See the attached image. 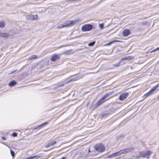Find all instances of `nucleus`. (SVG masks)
Returning a JSON list of instances; mask_svg holds the SVG:
<instances>
[{
    "mask_svg": "<svg viewBox=\"0 0 159 159\" xmlns=\"http://www.w3.org/2000/svg\"><path fill=\"white\" fill-rule=\"evenodd\" d=\"M134 150L133 148H129L121 150L118 152L113 153L108 156L109 158H113L118 156L122 154H125L133 152Z\"/></svg>",
    "mask_w": 159,
    "mask_h": 159,
    "instance_id": "nucleus-1",
    "label": "nucleus"
},
{
    "mask_svg": "<svg viewBox=\"0 0 159 159\" xmlns=\"http://www.w3.org/2000/svg\"><path fill=\"white\" fill-rule=\"evenodd\" d=\"M152 153L153 152L152 151L149 150L141 151L139 152V155H136V157L137 158L143 157L148 159Z\"/></svg>",
    "mask_w": 159,
    "mask_h": 159,
    "instance_id": "nucleus-2",
    "label": "nucleus"
},
{
    "mask_svg": "<svg viewBox=\"0 0 159 159\" xmlns=\"http://www.w3.org/2000/svg\"><path fill=\"white\" fill-rule=\"evenodd\" d=\"M94 149L100 152L104 151L105 149L104 145L102 144H98L95 145Z\"/></svg>",
    "mask_w": 159,
    "mask_h": 159,
    "instance_id": "nucleus-3",
    "label": "nucleus"
},
{
    "mask_svg": "<svg viewBox=\"0 0 159 159\" xmlns=\"http://www.w3.org/2000/svg\"><path fill=\"white\" fill-rule=\"evenodd\" d=\"M78 21V20H70L65 22L63 24L65 26V27H69L74 25Z\"/></svg>",
    "mask_w": 159,
    "mask_h": 159,
    "instance_id": "nucleus-4",
    "label": "nucleus"
},
{
    "mask_svg": "<svg viewBox=\"0 0 159 159\" xmlns=\"http://www.w3.org/2000/svg\"><path fill=\"white\" fill-rule=\"evenodd\" d=\"M108 95L109 94L108 93L104 95L95 104V107H97L105 102V99L106 97L108 96Z\"/></svg>",
    "mask_w": 159,
    "mask_h": 159,
    "instance_id": "nucleus-5",
    "label": "nucleus"
},
{
    "mask_svg": "<svg viewBox=\"0 0 159 159\" xmlns=\"http://www.w3.org/2000/svg\"><path fill=\"white\" fill-rule=\"evenodd\" d=\"M93 26L90 24H87L84 25L82 27V30L83 31H89L92 29Z\"/></svg>",
    "mask_w": 159,
    "mask_h": 159,
    "instance_id": "nucleus-6",
    "label": "nucleus"
},
{
    "mask_svg": "<svg viewBox=\"0 0 159 159\" xmlns=\"http://www.w3.org/2000/svg\"><path fill=\"white\" fill-rule=\"evenodd\" d=\"M38 15H33L31 14L26 15L25 16V18L27 20H38L37 19Z\"/></svg>",
    "mask_w": 159,
    "mask_h": 159,
    "instance_id": "nucleus-7",
    "label": "nucleus"
},
{
    "mask_svg": "<svg viewBox=\"0 0 159 159\" xmlns=\"http://www.w3.org/2000/svg\"><path fill=\"white\" fill-rule=\"evenodd\" d=\"M129 95V93H124L121 94L119 98V99L121 101H123L126 99Z\"/></svg>",
    "mask_w": 159,
    "mask_h": 159,
    "instance_id": "nucleus-8",
    "label": "nucleus"
},
{
    "mask_svg": "<svg viewBox=\"0 0 159 159\" xmlns=\"http://www.w3.org/2000/svg\"><path fill=\"white\" fill-rule=\"evenodd\" d=\"M130 33V31L128 29H126L124 30L122 32L123 35L124 36H128Z\"/></svg>",
    "mask_w": 159,
    "mask_h": 159,
    "instance_id": "nucleus-9",
    "label": "nucleus"
},
{
    "mask_svg": "<svg viewBox=\"0 0 159 159\" xmlns=\"http://www.w3.org/2000/svg\"><path fill=\"white\" fill-rule=\"evenodd\" d=\"M83 75H80L68 81V82L67 83H69L71 81H74L77 80H79L82 78L83 77Z\"/></svg>",
    "mask_w": 159,
    "mask_h": 159,
    "instance_id": "nucleus-10",
    "label": "nucleus"
},
{
    "mask_svg": "<svg viewBox=\"0 0 159 159\" xmlns=\"http://www.w3.org/2000/svg\"><path fill=\"white\" fill-rule=\"evenodd\" d=\"M59 57L57 55H53L51 58V60L53 61H55L56 60L59 59Z\"/></svg>",
    "mask_w": 159,
    "mask_h": 159,
    "instance_id": "nucleus-11",
    "label": "nucleus"
},
{
    "mask_svg": "<svg viewBox=\"0 0 159 159\" xmlns=\"http://www.w3.org/2000/svg\"><path fill=\"white\" fill-rule=\"evenodd\" d=\"M133 58V57L131 56H129L127 57H125L121 59L120 61H121V62L122 61L124 60H130L132 59Z\"/></svg>",
    "mask_w": 159,
    "mask_h": 159,
    "instance_id": "nucleus-12",
    "label": "nucleus"
},
{
    "mask_svg": "<svg viewBox=\"0 0 159 159\" xmlns=\"http://www.w3.org/2000/svg\"><path fill=\"white\" fill-rule=\"evenodd\" d=\"M159 87V84H157V85L154 86L153 88H152L149 91V92L152 94V93L154 92L156 89Z\"/></svg>",
    "mask_w": 159,
    "mask_h": 159,
    "instance_id": "nucleus-13",
    "label": "nucleus"
},
{
    "mask_svg": "<svg viewBox=\"0 0 159 159\" xmlns=\"http://www.w3.org/2000/svg\"><path fill=\"white\" fill-rule=\"evenodd\" d=\"M0 36L3 38H8L9 37V34L8 33H2L0 34Z\"/></svg>",
    "mask_w": 159,
    "mask_h": 159,
    "instance_id": "nucleus-14",
    "label": "nucleus"
},
{
    "mask_svg": "<svg viewBox=\"0 0 159 159\" xmlns=\"http://www.w3.org/2000/svg\"><path fill=\"white\" fill-rule=\"evenodd\" d=\"M37 56L36 55H33L30 57L28 59V61H30L32 59H36L37 58Z\"/></svg>",
    "mask_w": 159,
    "mask_h": 159,
    "instance_id": "nucleus-15",
    "label": "nucleus"
},
{
    "mask_svg": "<svg viewBox=\"0 0 159 159\" xmlns=\"http://www.w3.org/2000/svg\"><path fill=\"white\" fill-rule=\"evenodd\" d=\"M5 22L4 20H2L0 21V27L1 28H4L5 26Z\"/></svg>",
    "mask_w": 159,
    "mask_h": 159,
    "instance_id": "nucleus-16",
    "label": "nucleus"
},
{
    "mask_svg": "<svg viewBox=\"0 0 159 159\" xmlns=\"http://www.w3.org/2000/svg\"><path fill=\"white\" fill-rule=\"evenodd\" d=\"M16 82L15 81H11L9 84V85L10 86H13L15 85Z\"/></svg>",
    "mask_w": 159,
    "mask_h": 159,
    "instance_id": "nucleus-17",
    "label": "nucleus"
},
{
    "mask_svg": "<svg viewBox=\"0 0 159 159\" xmlns=\"http://www.w3.org/2000/svg\"><path fill=\"white\" fill-rule=\"evenodd\" d=\"M48 123V122H44V123H43L42 124H41V125H39L38 126V128L41 127H42V126H45Z\"/></svg>",
    "mask_w": 159,
    "mask_h": 159,
    "instance_id": "nucleus-18",
    "label": "nucleus"
},
{
    "mask_svg": "<svg viewBox=\"0 0 159 159\" xmlns=\"http://www.w3.org/2000/svg\"><path fill=\"white\" fill-rule=\"evenodd\" d=\"M121 63V61H120L118 63L113 65V66L116 67H118L120 66Z\"/></svg>",
    "mask_w": 159,
    "mask_h": 159,
    "instance_id": "nucleus-19",
    "label": "nucleus"
},
{
    "mask_svg": "<svg viewBox=\"0 0 159 159\" xmlns=\"http://www.w3.org/2000/svg\"><path fill=\"white\" fill-rule=\"evenodd\" d=\"M151 94L149 92L144 95L143 97L144 98H146L147 97H148V96Z\"/></svg>",
    "mask_w": 159,
    "mask_h": 159,
    "instance_id": "nucleus-20",
    "label": "nucleus"
},
{
    "mask_svg": "<svg viewBox=\"0 0 159 159\" xmlns=\"http://www.w3.org/2000/svg\"><path fill=\"white\" fill-rule=\"evenodd\" d=\"M95 42L94 41L90 42L88 44V46H93L95 44Z\"/></svg>",
    "mask_w": 159,
    "mask_h": 159,
    "instance_id": "nucleus-21",
    "label": "nucleus"
},
{
    "mask_svg": "<svg viewBox=\"0 0 159 159\" xmlns=\"http://www.w3.org/2000/svg\"><path fill=\"white\" fill-rule=\"evenodd\" d=\"M64 27H65V26L64 25V24L60 25L57 26V28L58 29H61Z\"/></svg>",
    "mask_w": 159,
    "mask_h": 159,
    "instance_id": "nucleus-22",
    "label": "nucleus"
},
{
    "mask_svg": "<svg viewBox=\"0 0 159 159\" xmlns=\"http://www.w3.org/2000/svg\"><path fill=\"white\" fill-rule=\"evenodd\" d=\"M10 152H11V155L12 157H14L15 155V152H14V151H13L11 149L10 150Z\"/></svg>",
    "mask_w": 159,
    "mask_h": 159,
    "instance_id": "nucleus-23",
    "label": "nucleus"
},
{
    "mask_svg": "<svg viewBox=\"0 0 159 159\" xmlns=\"http://www.w3.org/2000/svg\"><path fill=\"white\" fill-rule=\"evenodd\" d=\"M33 157H34V158H40L41 157V156L40 155H35V156H33Z\"/></svg>",
    "mask_w": 159,
    "mask_h": 159,
    "instance_id": "nucleus-24",
    "label": "nucleus"
},
{
    "mask_svg": "<svg viewBox=\"0 0 159 159\" xmlns=\"http://www.w3.org/2000/svg\"><path fill=\"white\" fill-rule=\"evenodd\" d=\"M103 27L104 25L103 24H101L99 25V27L101 29H103Z\"/></svg>",
    "mask_w": 159,
    "mask_h": 159,
    "instance_id": "nucleus-25",
    "label": "nucleus"
},
{
    "mask_svg": "<svg viewBox=\"0 0 159 159\" xmlns=\"http://www.w3.org/2000/svg\"><path fill=\"white\" fill-rule=\"evenodd\" d=\"M56 141H52V142H51V143H49L51 144V146L52 145H53L54 144H56Z\"/></svg>",
    "mask_w": 159,
    "mask_h": 159,
    "instance_id": "nucleus-26",
    "label": "nucleus"
},
{
    "mask_svg": "<svg viewBox=\"0 0 159 159\" xmlns=\"http://www.w3.org/2000/svg\"><path fill=\"white\" fill-rule=\"evenodd\" d=\"M51 146V144L50 143H48L45 146V148H48Z\"/></svg>",
    "mask_w": 159,
    "mask_h": 159,
    "instance_id": "nucleus-27",
    "label": "nucleus"
},
{
    "mask_svg": "<svg viewBox=\"0 0 159 159\" xmlns=\"http://www.w3.org/2000/svg\"><path fill=\"white\" fill-rule=\"evenodd\" d=\"M17 135V133H13L12 134V136L13 137H16Z\"/></svg>",
    "mask_w": 159,
    "mask_h": 159,
    "instance_id": "nucleus-28",
    "label": "nucleus"
},
{
    "mask_svg": "<svg viewBox=\"0 0 159 159\" xmlns=\"http://www.w3.org/2000/svg\"><path fill=\"white\" fill-rule=\"evenodd\" d=\"M120 42L121 41H118V40H114L113 41H111L110 42V43H108V44H111V43H112L113 42Z\"/></svg>",
    "mask_w": 159,
    "mask_h": 159,
    "instance_id": "nucleus-29",
    "label": "nucleus"
},
{
    "mask_svg": "<svg viewBox=\"0 0 159 159\" xmlns=\"http://www.w3.org/2000/svg\"><path fill=\"white\" fill-rule=\"evenodd\" d=\"M159 50V47H158V48H157L156 49H155L153 50V51H152L151 52H155L156 51H158V50Z\"/></svg>",
    "mask_w": 159,
    "mask_h": 159,
    "instance_id": "nucleus-30",
    "label": "nucleus"
},
{
    "mask_svg": "<svg viewBox=\"0 0 159 159\" xmlns=\"http://www.w3.org/2000/svg\"><path fill=\"white\" fill-rule=\"evenodd\" d=\"M25 159H34V157L33 156H31L30 157H28L26 158Z\"/></svg>",
    "mask_w": 159,
    "mask_h": 159,
    "instance_id": "nucleus-31",
    "label": "nucleus"
},
{
    "mask_svg": "<svg viewBox=\"0 0 159 159\" xmlns=\"http://www.w3.org/2000/svg\"><path fill=\"white\" fill-rule=\"evenodd\" d=\"M70 52V51L69 50L66 51L65 52H64V53H69Z\"/></svg>",
    "mask_w": 159,
    "mask_h": 159,
    "instance_id": "nucleus-32",
    "label": "nucleus"
},
{
    "mask_svg": "<svg viewBox=\"0 0 159 159\" xmlns=\"http://www.w3.org/2000/svg\"><path fill=\"white\" fill-rule=\"evenodd\" d=\"M16 70H13V71H11V72L10 74H13V73H14L15 72H16Z\"/></svg>",
    "mask_w": 159,
    "mask_h": 159,
    "instance_id": "nucleus-33",
    "label": "nucleus"
},
{
    "mask_svg": "<svg viewBox=\"0 0 159 159\" xmlns=\"http://www.w3.org/2000/svg\"><path fill=\"white\" fill-rule=\"evenodd\" d=\"M64 84H61V85H59L58 86V87H61V86H62L64 85Z\"/></svg>",
    "mask_w": 159,
    "mask_h": 159,
    "instance_id": "nucleus-34",
    "label": "nucleus"
},
{
    "mask_svg": "<svg viewBox=\"0 0 159 159\" xmlns=\"http://www.w3.org/2000/svg\"><path fill=\"white\" fill-rule=\"evenodd\" d=\"M107 115V114H104L102 115L101 116V118L104 117V116H106Z\"/></svg>",
    "mask_w": 159,
    "mask_h": 159,
    "instance_id": "nucleus-35",
    "label": "nucleus"
},
{
    "mask_svg": "<svg viewBox=\"0 0 159 159\" xmlns=\"http://www.w3.org/2000/svg\"><path fill=\"white\" fill-rule=\"evenodd\" d=\"M2 139H3V140H6V138H5V137H2Z\"/></svg>",
    "mask_w": 159,
    "mask_h": 159,
    "instance_id": "nucleus-36",
    "label": "nucleus"
},
{
    "mask_svg": "<svg viewBox=\"0 0 159 159\" xmlns=\"http://www.w3.org/2000/svg\"><path fill=\"white\" fill-rule=\"evenodd\" d=\"M66 158L65 157H63L61 158V159H65Z\"/></svg>",
    "mask_w": 159,
    "mask_h": 159,
    "instance_id": "nucleus-37",
    "label": "nucleus"
},
{
    "mask_svg": "<svg viewBox=\"0 0 159 159\" xmlns=\"http://www.w3.org/2000/svg\"><path fill=\"white\" fill-rule=\"evenodd\" d=\"M157 98H158V100H159V95L157 96Z\"/></svg>",
    "mask_w": 159,
    "mask_h": 159,
    "instance_id": "nucleus-38",
    "label": "nucleus"
},
{
    "mask_svg": "<svg viewBox=\"0 0 159 159\" xmlns=\"http://www.w3.org/2000/svg\"><path fill=\"white\" fill-rule=\"evenodd\" d=\"M89 152H91L90 150H89Z\"/></svg>",
    "mask_w": 159,
    "mask_h": 159,
    "instance_id": "nucleus-39",
    "label": "nucleus"
},
{
    "mask_svg": "<svg viewBox=\"0 0 159 159\" xmlns=\"http://www.w3.org/2000/svg\"><path fill=\"white\" fill-rule=\"evenodd\" d=\"M89 102H88V103H87V105H88L89 104Z\"/></svg>",
    "mask_w": 159,
    "mask_h": 159,
    "instance_id": "nucleus-40",
    "label": "nucleus"
},
{
    "mask_svg": "<svg viewBox=\"0 0 159 159\" xmlns=\"http://www.w3.org/2000/svg\"><path fill=\"white\" fill-rule=\"evenodd\" d=\"M1 32H0V34H1Z\"/></svg>",
    "mask_w": 159,
    "mask_h": 159,
    "instance_id": "nucleus-41",
    "label": "nucleus"
}]
</instances>
